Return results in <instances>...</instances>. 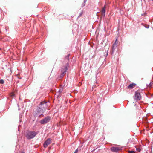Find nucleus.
I'll list each match as a JSON object with an SVG mask.
<instances>
[{
	"mask_svg": "<svg viewBox=\"0 0 153 153\" xmlns=\"http://www.w3.org/2000/svg\"><path fill=\"white\" fill-rule=\"evenodd\" d=\"M70 55V54H68L65 57V61L67 63V64L65 66L62 67L61 69V74L60 76L61 78L63 77L65 75V73L66 72L67 70H68L67 68L68 66V62H69V56Z\"/></svg>",
	"mask_w": 153,
	"mask_h": 153,
	"instance_id": "1",
	"label": "nucleus"
},
{
	"mask_svg": "<svg viewBox=\"0 0 153 153\" xmlns=\"http://www.w3.org/2000/svg\"><path fill=\"white\" fill-rule=\"evenodd\" d=\"M37 132L34 131H28L26 133V137L28 139H31L35 137Z\"/></svg>",
	"mask_w": 153,
	"mask_h": 153,
	"instance_id": "2",
	"label": "nucleus"
},
{
	"mask_svg": "<svg viewBox=\"0 0 153 153\" xmlns=\"http://www.w3.org/2000/svg\"><path fill=\"white\" fill-rule=\"evenodd\" d=\"M45 111H44V109L43 110L41 108L39 107L36 109L35 113L34 114V115L35 117H40L42 115L43 116L42 114Z\"/></svg>",
	"mask_w": 153,
	"mask_h": 153,
	"instance_id": "3",
	"label": "nucleus"
},
{
	"mask_svg": "<svg viewBox=\"0 0 153 153\" xmlns=\"http://www.w3.org/2000/svg\"><path fill=\"white\" fill-rule=\"evenodd\" d=\"M120 45L119 42L117 40V38L116 39L115 42L113 44L112 46V52H113L115 50L118 48Z\"/></svg>",
	"mask_w": 153,
	"mask_h": 153,
	"instance_id": "4",
	"label": "nucleus"
},
{
	"mask_svg": "<svg viewBox=\"0 0 153 153\" xmlns=\"http://www.w3.org/2000/svg\"><path fill=\"white\" fill-rule=\"evenodd\" d=\"M39 107L41 108L43 110L44 109V111H45L46 109L48 107L46 104V102H45V101L41 102L40 103V104L39 105Z\"/></svg>",
	"mask_w": 153,
	"mask_h": 153,
	"instance_id": "5",
	"label": "nucleus"
},
{
	"mask_svg": "<svg viewBox=\"0 0 153 153\" xmlns=\"http://www.w3.org/2000/svg\"><path fill=\"white\" fill-rule=\"evenodd\" d=\"M50 119V117L48 116L44 119L41 120L40 121V123L42 124H44L49 122Z\"/></svg>",
	"mask_w": 153,
	"mask_h": 153,
	"instance_id": "6",
	"label": "nucleus"
},
{
	"mask_svg": "<svg viewBox=\"0 0 153 153\" xmlns=\"http://www.w3.org/2000/svg\"><path fill=\"white\" fill-rule=\"evenodd\" d=\"M51 142V139L50 138H49L44 143L43 146L45 148L47 147L48 145L50 144Z\"/></svg>",
	"mask_w": 153,
	"mask_h": 153,
	"instance_id": "7",
	"label": "nucleus"
},
{
	"mask_svg": "<svg viewBox=\"0 0 153 153\" xmlns=\"http://www.w3.org/2000/svg\"><path fill=\"white\" fill-rule=\"evenodd\" d=\"M141 97V96L140 95V93L138 91H136L135 93V99L136 100H140Z\"/></svg>",
	"mask_w": 153,
	"mask_h": 153,
	"instance_id": "8",
	"label": "nucleus"
},
{
	"mask_svg": "<svg viewBox=\"0 0 153 153\" xmlns=\"http://www.w3.org/2000/svg\"><path fill=\"white\" fill-rule=\"evenodd\" d=\"M120 149L118 147H112L111 148V150L113 152H117L119 151Z\"/></svg>",
	"mask_w": 153,
	"mask_h": 153,
	"instance_id": "9",
	"label": "nucleus"
},
{
	"mask_svg": "<svg viewBox=\"0 0 153 153\" xmlns=\"http://www.w3.org/2000/svg\"><path fill=\"white\" fill-rule=\"evenodd\" d=\"M136 85V84L135 83H132L130 84L128 86L127 88L128 89H131L133 88Z\"/></svg>",
	"mask_w": 153,
	"mask_h": 153,
	"instance_id": "10",
	"label": "nucleus"
},
{
	"mask_svg": "<svg viewBox=\"0 0 153 153\" xmlns=\"http://www.w3.org/2000/svg\"><path fill=\"white\" fill-rule=\"evenodd\" d=\"M105 6L104 7L102 8L101 11V16L102 17H104L105 16Z\"/></svg>",
	"mask_w": 153,
	"mask_h": 153,
	"instance_id": "11",
	"label": "nucleus"
},
{
	"mask_svg": "<svg viewBox=\"0 0 153 153\" xmlns=\"http://www.w3.org/2000/svg\"><path fill=\"white\" fill-rule=\"evenodd\" d=\"M148 85V87H152L153 85V82H150Z\"/></svg>",
	"mask_w": 153,
	"mask_h": 153,
	"instance_id": "12",
	"label": "nucleus"
},
{
	"mask_svg": "<svg viewBox=\"0 0 153 153\" xmlns=\"http://www.w3.org/2000/svg\"><path fill=\"white\" fill-rule=\"evenodd\" d=\"M62 90H63V89H62V88H60L59 89V91H58V92H57V93H58V94H60L61 93V92H62Z\"/></svg>",
	"mask_w": 153,
	"mask_h": 153,
	"instance_id": "13",
	"label": "nucleus"
},
{
	"mask_svg": "<svg viewBox=\"0 0 153 153\" xmlns=\"http://www.w3.org/2000/svg\"><path fill=\"white\" fill-rule=\"evenodd\" d=\"M14 95L15 94L13 92L11 93L10 94V97H12V98L14 96Z\"/></svg>",
	"mask_w": 153,
	"mask_h": 153,
	"instance_id": "14",
	"label": "nucleus"
},
{
	"mask_svg": "<svg viewBox=\"0 0 153 153\" xmlns=\"http://www.w3.org/2000/svg\"><path fill=\"white\" fill-rule=\"evenodd\" d=\"M4 81L2 79H1L0 80V83L1 84L4 83Z\"/></svg>",
	"mask_w": 153,
	"mask_h": 153,
	"instance_id": "15",
	"label": "nucleus"
},
{
	"mask_svg": "<svg viewBox=\"0 0 153 153\" xmlns=\"http://www.w3.org/2000/svg\"><path fill=\"white\" fill-rule=\"evenodd\" d=\"M136 149H137V150L138 152H140L141 151V149L140 148H137Z\"/></svg>",
	"mask_w": 153,
	"mask_h": 153,
	"instance_id": "16",
	"label": "nucleus"
},
{
	"mask_svg": "<svg viewBox=\"0 0 153 153\" xmlns=\"http://www.w3.org/2000/svg\"><path fill=\"white\" fill-rule=\"evenodd\" d=\"M128 152L129 153H134V151H129Z\"/></svg>",
	"mask_w": 153,
	"mask_h": 153,
	"instance_id": "17",
	"label": "nucleus"
},
{
	"mask_svg": "<svg viewBox=\"0 0 153 153\" xmlns=\"http://www.w3.org/2000/svg\"><path fill=\"white\" fill-rule=\"evenodd\" d=\"M78 150L77 149L76 150H75V151L74 153H78Z\"/></svg>",
	"mask_w": 153,
	"mask_h": 153,
	"instance_id": "18",
	"label": "nucleus"
},
{
	"mask_svg": "<svg viewBox=\"0 0 153 153\" xmlns=\"http://www.w3.org/2000/svg\"><path fill=\"white\" fill-rule=\"evenodd\" d=\"M146 12H145L144 14H142V15L145 16L146 15Z\"/></svg>",
	"mask_w": 153,
	"mask_h": 153,
	"instance_id": "19",
	"label": "nucleus"
},
{
	"mask_svg": "<svg viewBox=\"0 0 153 153\" xmlns=\"http://www.w3.org/2000/svg\"><path fill=\"white\" fill-rule=\"evenodd\" d=\"M21 153H25L23 152H22Z\"/></svg>",
	"mask_w": 153,
	"mask_h": 153,
	"instance_id": "20",
	"label": "nucleus"
},
{
	"mask_svg": "<svg viewBox=\"0 0 153 153\" xmlns=\"http://www.w3.org/2000/svg\"><path fill=\"white\" fill-rule=\"evenodd\" d=\"M152 1H153V0H152Z\"/></svg>",
	"mask_w": 153,
	"mask_h": 153,
	"instance_id": "21",
	"label": "nucleus"
}]
</instances>
